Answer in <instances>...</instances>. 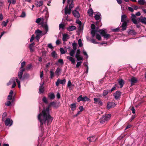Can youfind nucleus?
I'll return each mask as SVG.
<instances>
[{"label": "nucleus", "mask_w": 146, "mask_h": 146, "mask_svg": "<svg viewBox=\"0 0 146 146\" xmlns=\"http://www.w3.org/2000/svg\"><path fill=\"white\" fill-rule=\"evenodd\" d=\"M138 2L140 5H143L145 3H146L145 0H138Z\"/></svg>", "instance_id": "2f4dec72"}, {"label": "nucleus", "mask_w": 146, "mask_h": 146, "mask_svg": "<svg viewBox=\"0 0 146 146\" xmlns=\"http://www.w3.org/2000/svg\"><path fill=\"white\" fill-rule=\"evenodd\" d=\"M41 35H36V36H35V38L36 39L37 42H38L39 41V40L40 38V37Z\"/></svg>", "instance_id": "6e6d98bb"}, {"label": "nucleus", "mask_w": 146, "mask_h": 146, "mask_svg": "<svg viewBox=\"0 0 146 146\" xmlns=\"http://www.w3.org/2000/svg\"><path fill=\"white\" fill-rule=\"evenodd\" d=\"M15 80V79L14 78H12L11 79L9 82L7 83V86H9L11 85Z\"/></svg>", "instance_id": "4c0bfd02"}, {"label": "nucleus", "mask_w": 146, "mask_h": 146, "mask_svg": "<svg viewBox=\"0 0 146 146\" xmlns=\"http://www.w3.org/2000/svg\"><path fill=\"white\" fill-rule=\"evenodd\" d=\"M7 114L6 112H4L2 116V120L3 121H4L5 120V117L7 116Z\"/></svg>", "instance_id": "c9c22d12"}, {"label": "nucleus", "mask_w": 146, "mask_h": 146, "mask_svg": "<svg viewBox=\"0 0 146 146\" xmlns=\"http://www.w3.org/2000/svg\"><path fill=\"white\" fill-rule=\"evenodd\" d=\"M65 27V24L63 22H62L59 25V27Z\"/></svg>", "instance_id": "09e8293b"}, {"label": "nucleus", "mask_w": 146, "mask_h": 146, "mask_svg": "<svg viewBox=\"0 0 146 146\" xmlns=\"http://www.w3.org/2000/svg\"><path fill=\"white\" fill-rule=\"evenodd\" d=\"M49 72L50 73V79H52L53 77L54 76V73L52 70H50Z\"/></svg>", "instance_id": "8fccbe9b"}, {"label": "nucleus", "mask_w": 146, "mask_h": 146, "mask_svg": "<svg viewBox=\"0 0 146 146\" xmlns=\"http://www.w3.org/2000/svg\"><path fill=\"white\" fill-rule=\"evenodd\" d=\"M5 123L6 126H11L13 122V121L9 118H7L6 120H5Z\"/></svg>", "instance_id": "6e6552de"}, {"label": "nucleus", "mask_w": 146, "mask_h": 146, "mask_svg": "<svg viewBox=\"0 0 146 146\" xmlns=\"http://www.w3.org/2000/svg\"><path fill=\"white\" fill-rule=\"evenodd\" d=\"M50 105H51L54 108H57L58 107L56 106V103L54 102H50Z\"/></svg>", "instance_id": "7c9ffc66"}, {"label": "nucleus", "mask_w": 146, "mask_h": 146, "mask_svg": "<svg viewBox=\"0 0 146 146\" xmlns=\"http://www.w3.org/2000/svg\"><path fill=\"white\" fill-rule=\"evenodd\" d=\"M11 102L10 101H7L5 103V105L8 106H9L11 104Z\"/></svg>", "instance_id": "774afa93"}, {"label": "nucleus", "mask_w": 146, "mask_h": 146, "mask_svg": "<svg viewBox=\"0 0 146 146\" xmlns=\"http://www.w3.org/2000/svg\"><path fill=\"white\" fill-rule=\"evenodd\" d=\"M110 93V90H104L103 92V95L105 96L107 95L108 93Z\"/></svg>", "instance_id": "c756f323"}, {"label": "nucleus", "mask_w": 146, "mask_h": 146, "mask_svg": "<svg viewBox=\"0 0 146 146\" xmlns=\"http://www.w3.org/2000/svg\"><path fill=\"white\" fill-rule=\"evenodd\" d=\"M136 16L133 14L131 15V19L133 23L135 24H137L140 22L138 20V18L136 19Z\"/></svg>", "instance_id": "423d86ee"}, {"label": "nucleus", "mask_w": 146, "mask_h": 146, "mask_svg": "<svg viewBox=\"0 0 146 146\" xmlns=\"http://www.w3.org/2000/svg\"><path fill=\"white\" fill-rule=\"evenodd\" d=\"M8 22V20H7L6 22H5V21H3L1 24L2 26L4 27H6Z\"/></svg>", "instance_id": "a18cd8bd"}, {"label": "nucleus", "mask_w": 146, "mask_h": 146, "mask_svg": "<svg viewBox=\"0 0 146 146\" xmlns=\"http://www.w3.org/2000/svg\"><path fill=\"white\" fill-rule=\"evenodd\" d=\"M43 4L42 1H38L36 2L35 5L37 7H40Z\"/></svg>", "instance_id": "5701e85b"}, {"label": "nucleus", "mask_w": 146, "mask_h": 146, "mask_svg": "<svg viewBox=\"0 0 146 146\" xmlns=\"http://www.w3.org/2000/svg\"><path fill=\"white\" fill-rule=\"evenodd\" d=\"M116 105V104L113 102H109L107 103V108L108 109H109L112 107H115Z\"/></svg>", "instance_id": "1a4fd4ad"}, {"label": "nucleus", "mask_w": 146, "mask_h": 146, "mask_svg": "<svg viewBox=\"0 0 146 146\" xmlns=\"http://www.w3.org/2000/svg\"><path fill=\"white\" fill-rule=\"evenodd\" d=\"M26 16V13L25 12L22 11L21 13V15H20V17L21 18H25Z\"/></svg>", "instance_id": "de8ad7c7"}, {"label": "nucleus", "mask_w": 146, "mask_h": 146, "mask_svg": "<svg viewBox=\"0 0 146 146\" xmlns=\"http://www.w3.org/2000/svg\"><path fill=\"white\" fill-rule=\"evenodd\" d=\"M75 57L76 58L78 61L83 60V58L80 56V55H77V56H75Z\"/></svg>", "instance_id": "e433bc0d"}, {"label": "nucleus", "mask_w": 146, "mask_h": 146, "mask_svg": "<svg viewBox=\"0 0 146 146\" xmlns=\"http://www.w3.org/2000/svg\"><path fill=\"white\" fill-rule=\"evenodd\" d=\"M48 97L50 99L52 100L55 98V95L53 93H50L48 94Z\"/></svg>", "instance_id": "b1692460"}, {"label": "nucleus", "mask_w": 146, "mask_h": 146, "mask_svg": "<svg viewBox=\"0 0 146 146\" xmlns=\"http://www.w3.org/2000/svg\"><path fill=\"white\" fill-rule=\"evenodd\" d=\"M91 28L92 29L91 32L92 37H94L96 34V38L99 40H101V37L100 35L97 33L98 32L100 33L101 36L106 40H108L111 36L110 34L107 33V32L105 29H103L98 30L96 29V28Z\"/></svg>", "instance_id": "f03ea898"}, {"label": "nucleus", "mask_w": 146, "mask_h": 146, "mask_svg": "<svg viewBox=\"0 0 146 146\" xmlns=\"http://www.w3.org/2000/svg\"><path fill=\"white\" fill-rule=\"evenodd\" d=\"M77 9L78 7L76 9L73 11L72 12V13L74 17L77 19H79L80 17V14L76 10Z\"/></svg>", "instance_id": "f8f14e48"}, {"label": "nucleus", "mask_w": 146, "mask_h": 146, "mask_svg": "<svg viewBox=\"0 0 146 146\" xmlns=\"http://www.w3.org/2000/svg\"><path fill=\"white\" fill-rule=\"evenodd\" d=\"M116 100L118 99L121 96V92L119 91H117L113 95Z\"/></svg>", "instance_id": "9b49d317"}, {"label": "nucleus", "mask_w": 146, "mask_h": 146, "mask_svg": "<svg viewBox=\"0 0 146 146\" xmlns=\"http://www.w3.org/2000/svg\"><path fill=\"white\" fill-rule=\"evenodd\" d=\"M43 20V18H39L36 19V22L37 23L40 22L42 23V27H48V26L46 23V20H45L44 23H42V22L44 21Z\"/></svg>", "instance_id": "20e7f679"}, {"label": "nucleus", "mask_w": 146, "mask_h": 146, "mask_svg": "<svg viewBox=\"0 0 146 146\" xmlns=\"http://www.w3.org/2000/svg\"><path fill=\"white\" fill-rule=\"evenodd\" d=\"M12 98V95H9L8 96L7 99L9 100H11Z\"/></svg>", "instance_id": "69168bd1"}, {"label": "nucleus", "mask_w": 146, "mask_h": 146, "mask_svg": "<svg viewBox=\"0 0 146 146\" xmlns=\"http://www.w3.org/2000/svg\"><path fill=\"white\" fill-rule=\"evenodd\" d=\"M68 6H69V8L71 9L74 7L73 1L71 0H67Z\"/></svg>", "instance_id": "dca6fc26"}, {"label": "nucleus", "mask_w": 146, "mask_h": 146, "mask_svg": "<svg viewBox=\"0 0 146 146\" xmlns=\"http://www.w3.org/2000/svg\"><path fill=\"white\" fill-rule=\"evenodd\" d=\"M35 37L34 35H33L31 36V38L30 40V42H32L35 38Z\"/></svg>", "instance_id": "338daca9"}, {"label": "nucleus", "mask_w": 146, "mask_h": 146, "mask_svg": "<svg viewBox=\"0 0 146 146\" xmlns=\"http://www.w3.org/2000/svg\"><path fill=\"white\" fill-rule=\"evenodd\" d=\"M95 137L94 136H92L88 137L87 139L90 142L95 141L97 139V138H95Z\"/></svg>", "instance_id": "4be33fe9"}, {"label": "nucleus", "mask_w": 146, "mask_h": 146, "mask_svg": "<svg viewBox=\"0 0 146 146\" xmlns=\"http://www.w3.org/2000/svg\"><path fill=\"white\" fill-rule=\"evenodd\" d=\"M78 43L79 47H81L83 46V44L82 43V40L81 39H79L78 41Z\"/></svg>", "instance_id": "a19ab883"}, {"label": "nucleus", "mask_w": 146, "mask_h": 146, "mask_svg": "<svg viewBox=\"0 0 146 146\" xmlns=\"http://www.w3.org/2000/svg\"><path fill=\"white\" fill-rule=\"evenodd\" d=\"M16 80V82H17L18 84L19 88H20L21 87L20 81L18 80V79L17 78Z\"/></svg>", "instance_id": "052dcab7"}, {"label": "nucleus", "mask_w": 146, "mask_h": 146, "mask_svg": "<svg viewBox=\"0 0 146 146\" xmlns=\"http://www.w3.org/2000/svg\"><path fill=\"white\" fill-rule=\"evenodd\" d=\"M29 77V74L27 73H25L23 75V80L25 79H27Z\"/></svg>", "instance_id": "473e14b6"}, {"label": "nucleus", "mask_w": 146, "mask_h": 146, "mask_svg": "<svg viewBox=\"0 0 146 146\" xmlns=\"http://www.w3.org/2000/svg\"><path fill=\"white\" fill-rule=\"evenodd\" d=\"M131 83V86H132L135 83H136L137 82V80L135 77H132L130 80Z\"/></svg>", "instance_id": "2eb2a0df"}, {"label": "nucleus", "mask_w": 146, "mask_h": 146, "mask_svg": "<svg viewBox=\"0 0 146 146\" xmlns=\"http://www.w3.org/2000/svg\"><path fill=\"white\" fill-rule=\"evenodd\" d=\"M82 63V62L81 61L78 62L76 65V68H78L81 65Z\"/></svg>", "instance_id": "bf43d9fd"}, {"label": "nucleus", "mask_w": 146, "mask_h": 146, "mask_svg": "<svg viewBox=\"0 0 146 146\" xmlns=\"http://www.w3.org/2000/svg\"><path fill=\"white\" fill-rule=\"evenodd\" d=\"M66 80L65 79L63 80H60L59 79H57L56 82V85L57 86H58L59 84L64 85L65 84Z\"/></svg>", "instance_id": "0eeeda50"}, {"label": "nucleus", "mask_w": 146, "mask_h": 146, "mask_svg": "<svg viewBox=\"0 0 146 146\" xmlns=\"http://www.w3.org/2000/svg\"><path fill=\"white\" fill-rule=\"evenodd\" d=\"M76 23L77 24H78L79 25V27H82V23L78 19L76 21Z\"/></svg>", "instance_id": "72a5a7b5"}, {"label": "nucleus", "mask_w": 146, "mask_h": 146, "mask_svg": "<svg viewBox=\"0 0 146 146\" xmlns=\"http://www.w3.org/2000/svg\"><path fill=\"white\" fill-rule=\"evenodd\" d=\"M118 83L119 84L120 86V88H121L123 86L124 84V80L122 79H120L118 80Z\"/></svg>", "instance_id": "a878e982"}, {"label": "nucleus", "mask_w": 146, "mask_h": 146, "mask_svg": "<svg viewBox=\"0 0 146 146\" xmlns=\"http://www.w3.org/2000/svg\"><path fill=\"white\" fill-rule=\"evenodd\" d=\"M71 12V9L69 8L68 9V6L65 7V9L64 13L66 15L67 14H70Z\"/></svg>", "instance_id": "412c9836"}, {"label": "nucleus", "mask_w": 146, "mask_h": 146, "mask_svg": "<svg viewBox=\"0 0 146 146\" xmlns=\"http://www.w3.org/2000/svg\"><path fill=\"white\" fill-rule=\"evenodd\" d=\"M73 46V50H76L77 49V44L75 43H73L72 44Z\"/></svg>", "instance_id": "58836bf2"}, {"label": "nucleus", "mask_w": 146, "mask_h": 146, "mask_svg": "<svg viewBox=\"0 0 146 146\" xmlns=\"http://www.w3.org/2000/svg\"><path fill=\"white\" fill-rule=\"evenodd\" d=\"M58 62L61 64H64V62L62 59H59L58 60Z\"/></svg>", "instance_id": "e2e57ef3"}, {"label": "nucleus", "mask_w": 146, "mask_h": 146, "mask_svg": "<svg viewBox=\"0 0 146 146\" xmlns=\"http://www.w3.org/2000/svg\"><path fill=\"white\" fill-rule=\"evenodd\" d=\"M73 64L75 63V60L74 58L71 57L70 58V59L69 60Z\"/></svg>", "instance_id": "680f3d73"}, {"label": "nucleus", "mask_w": 146, "mask_h": 146, "mask_svg": "<svg viewBox=\"0 0 146 146\" xmlns=\"http://www.w3.org/2000/svg\"><path fill=\"white\" fill-rule=\"evenodd\" d=\"M40 86L39 87V93L40 94L43 93L44 91V87L43 86L44 83L43 84H40Z\"/></svg>", "instance_id": "aec40b11"}, {"label": "nucleus", "mask_w": 146, "mask_h": 146, "mask_svg": "<svg viewBox=\"0 0 146 146\" xmlns=\"http://www.w3.org/2000/svg\"><path fill=\"white\" fill-rule=\"evenodd\" d=\"M127 33L129 35H135L137 34L135 31L132 29H129V30L127 31Z\"/></svg>", "instance_id": "6ab92c4d"}, {"label": "nucleus", "mask_w": 146, "mask_h": 146, "mask_svg": "<svg viewBox=\"0 0 146 146\" xmlns=\"http://www.w3.org/2000/svg\"><path fill=\"white\" fill-rule=\"evenodd\" d=\"M42 101L46 104L48 103V101L47 99L45 97H44L42 99Z\"/></svg>", "instance_id": "49530a36"}, {"label": "nucleus", "mask_w": 146, "mask_h": 146, "mask_svg": "<svg viewBox=\"0 0 146 146\" xmlns=\"http://www.w3.org/2000/svg\"><path fill=\"white\" fill-rule=\"evenodd\" d=\"M25 70V68H23L21 70H20V71L19 72L18 75V78L20 80H21L22 79L23 73Z\"/></svg>", "instance_id": "4468645a"}, {"label": "nucleus", "mask_w": 146, "mask_h": 146, "mask_svg": "<svg viewBox=\"0 0 146 146\" xmlns=\"http://www.w3.org/2000/svg\"><path fill=\"white\" fill-rule=\"evenodd\" d=\"M95 25L94 24H92L91 25V28L93 27H100L102 25V23L100 22H96Z\"/></svg>", "instance_id": "ddd939ff"}, {"label": "nucleus", "mask_w": 146, "mask_h": 146, "mask_svg": "<svg viewBox=\"0 0 146 146\" xmlns=\"http://www.w3.org/2000/svg\"><path fill=\"white\" fill-rule=\"evenodd\" d=\"M70 108L71 109V110L72 111H74L76 109V104L75 103H73L72 104L70 105Z\"/></svg>", "instance_id": "bb28decb"}, {"label": "nucleus", "mask_w": 146, "mask_h": 146, "mask_svg": "<svg viewBox=\"0 0 146 146\" xmlns=\"http://www.w3.org/2000/svg\"><path fill=\"white\" fill-rule=\"evenodd\" d=\"M52 56L54 58H57V54L55 51H53L51 53Z\"/></svg>", "instance_id": "c85d7f7f"}, {"label": "nucleus", "mask_w": 146, "mask_h": 146, "mask_svg": "<svg viewBox=\"0 0 146 146\" xmlns=\"http://www.w3.org/2000/svg\"><path fill=\"white\" fill-rule=\"evenodd\" d=\"M60 51L61 52V53L62 54H64L66 52H65L63 48H61L60 49Z\"/></svg>", "instance_id": "864d4df0"}, {"label": "nucleus", "mask_w": 146, "mask_h": 146, "mask_svg": "<svg viewBox=\"0 0 146 146\" xmlns=\"http://www.w3.org/2000/svg\"><path fill=\"white\" fill-rule=\"evenodd\" d=\"M42 33V31L38 29L36 31V35L38 34L40 35H41V34Z\"/></svg>", "instance_id": "5fc2aeb1"}, {"label": "nucleus", "mask_w": 146, "mask_h": 146, "mask_svg": "<svg viewBox=\"0 0 146 146\" xmlns=\"http://www.w3.org/2000/svg\"><path fill=\"white\" fill-rule=\"evenodd\" d=\"M68 36L67 34H64L63 35L62 40L63 41H66V38Z\"/></svg>", "instance_id": "603ef678"}, {"label": "nucleus", "mask_w": 146, "mask_h": 146, "mask_svg": "<svg viewBox=\"0 0 146 146\" xmlns=\"http://www.w3.org/2000/svg\"><path fill=\"white\" fill-rule=\"evenodd\" d=\"M90 99L86 96L82 97V95H80L77 98V100L78 102L81 101H82L83 102L88 101H90Z\"/></svg>", "instance_id": "39448f33"}, {"label": "nucleus", "mask_w": 146, "mask_h": 146, "mask_svg": "<svg viewBox=\"0 0 146 146\" xmlns=\"http://www.w3.org/2000/svg\"><path fill=\"white\" fill-rule=\"evenodd\" d=\"M8 3H10V4L12 3L15 4L16 2V0H7Z\"/></svg>", "instance_id": "79ce46f5"}, {"label": "nucleus", "mask_w": 146, "mask_h": 146, "mask_svg": "<svg viewBox=\"0 0 146 146\" xmlns=\"http://www.w3.org/2000/svg\"><path fill=\"white\" fill-rule=\"evenodd\" d=\"M75 50H72L70 52L69 54L70 55V56H74V54H75Z\"/></svg>", "instance_id": "ea45409f"}, {"label": "nucleus", "mask_w": 146, "mask_h": 146, "mask_svg": "<svg viewBox=\"0 0 146 146\" xmlns=\"http://www.w3.org/2000/svg\"><path fill=\"white\" fill-rule=\"evenodd\" d=\"M32 67V65L31 64H28L25 68L26 70H29Z\"/></svg>", "instance_id": "37998d69"}, {"label": "nucleus", "mask_w": 146, "mask_h": 146, "mask_svg": "<svg viewBox=\"0 0 146 146\" xmlns=\"http://www.w3.org/2000/svg\"><path fill=\"white\" fill-rule=\"evenodd\" d=\"M129 21V20L127 18V17L125 15H121V21Z\"/></svg>", "instance_id": "a211bd4d"}, {"label": "nucleus", "mask_w": 146, "mask_h": 146, "mask_svg": "<svg viewBox=\"0 0 146 146\" xmlns=\"http://www.w3.org/2000/svg\"><path fill=\"white\" fill-rule=\"evenodd\" d=\"M94 15V17L96 20H99L101 19L102 17L100 13L99 12L95 13Z\"/></svg>", "instance_id": "9d476101"}, {"label": "nucleus", "mask_w": 146, "mask_h": 146, "mask_svg": "<svg viewBox=\"0 0 146 146\" xmlns=\"http://www.w3.org/2000/svg\"><path fill=\"white\" fill-rule=\"evenodd\" d=\"M61 71L62 69L58 68L55 71V73L57 75L59 76L60 75L59 73L61 72Z\"/></svg>", "instance_id": "cd10ccee"}, {"label": "nucleus", "mask_w": 146, "mask_h": 146, "mask_svg": "<svg viewBox=\"0 0 146 146\" xmlns=\"http://www.w3.org/2000/svg\"><path fill=\"white\" fill-rule=\"evenodd\" d=\"M78 30L77 32L78 33V35H79L80 34L81 32L83 30V28H78Z\"/></svg>", "instance_id": "4d7b16f0"}, {"label": "nucleus", "mask_w": 146, "mask_h": 146, "mask_svg": "<svg viewBox=\"0 0 146 146\" xmlns=\"http://www.w3.org/2000/svg\"><path fill=\"white\" fill-rule=\"evenodd\" d=\"M26 62L25 61H23V62H21V67L20 68V69H21V68H23L25 66V64Z\"/></svg>", "instance_id": "13d9d810"}, {"label": "nucleus", "mask_w": 146, "mask_h": 146, "mask_svg": "<svg viewBox=\"0 0 146 146\" xmlns=\"http://www.w3.org/2000/svg\"><path fill=\"white\" fill-rule=\"evenodd\" d=\"M138 20L140 22L146 25V18L145 17H140L138 18Z\"/></svg>", "instance_id": "f3484780"}, {"label": "nucleus", "mask_w": 146, "mask_h": 146, "mask_svg": "<svg viewBox=\"0 0 146 146\" xmlns=\"http://www.w3.org/2000/svg\"><path fill=\"white\" fill-rule=\"evenodd\" d=\"M121 22H123L122 25H121V27H126L127 26V23L129 22L127 21Z\"/></svg>", "instance_id": "f704fd0d"}, {"label": "nucleus", "mask_w": 146, "mask_h": 146, "mask_svg": "<svg viewBox=\"0 0 146 146\" xmlns=\"http://www.w3.org/2000/svg\"><path fill=\"white\" fill-rule=\"evenodd\" d=\"M80 49H78L77 50L76 53V56H77V55H80Z\"/></svg>", "instance_id": "0e129e2a"}, {"label": "nucleus", "mask_w": 146, "mask_h": 146, "mask_svg": "<svg viewBox=\"0 0 146 146\" xmlns=\"http://www.w3.org/2000/svg\"><path fill=\"white\" fill-rule=\"evenodd\" d=\"M112 31L113 32H118L121 31L120 28H116L115 29H113L112 30Z\"/></svg>", "instance_id": "3c124183"}, {"label": "nucleus", "mask_w": 146, "mask_h": 146, "mask_svg": "<svg viewBox=\"0 0 146 146\" xmlns=\"http://www.w3.org/2000/svg\"><path fill=\"white\" fill-rule=\"evenodd\" d=\"M74 86V85L73 84L71 83V82L70 80H69L68 81L67 84L68 87L70 88L71 86Z\"/></svg>", "instance_id": "c03bdc74"}, {"label": "nucleus", "mask_w": 146, "mask_h": 146, "mask_svg": "<svg viewBox=\"0 0 146 146\" xmlns=\"http://www.w3.org/2000/svg\"><path fill=\"white\" fill-rule=\"evenodd\" d=\"M50 103L46 108L44 107L42 111L38 116V119L40 123V126L42 127V125L46 122L47 125L50 124L53 119V117L50 114L49 108L52 107Z\"/></svg>", "instance_id": "f257e3e1"}, {"label": "nucleus", "mask_w": 146, "mask_h": 146, "mask_svg": "<svg viewBox=\"0 0 146 146\" xmlns=\"http://www.w3.org/2000/svg\"><path fill=\"white\" fill-rule=\"evenodd\" d=\"M111 117V115L110 114L102 116L100 119V122L102 124L106 123L110 119Z\"/></svg>", "instance_id": "7ed1b4c3"}, {"label": "nucleus", "mask_w": 146, "mask_h": 146, "mask_svg": "<svg viewBox=\"0 0 146 146\" xmlns=\"http://www.w3.org/2000/svg\"><path fill=\"white\" fill-rule=\"evenodd\" d=\"M94 13L93 11L92 8L89 9L88 11V13L90 17H92Z\"/></svg>", "instance_id": "393cba45"}]
</instances>
